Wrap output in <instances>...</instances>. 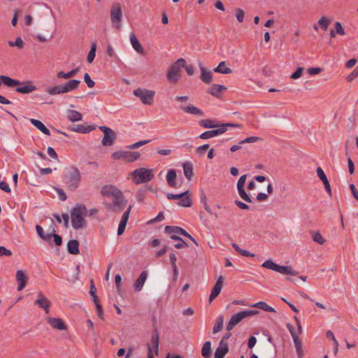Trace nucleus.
Here are the masks:
<instances>
[{
	"label": "nucleus",
	"mask_w": 358,
	"mask_h": 358,
	"mask_svg": "<svg viewBox=\"0 0 358 358\" xmlns=\"http://www.w3.org/2000/svg\"><path fill=\"white\" fill-rule=\"evenodd\" d=\"M87 209L84 204H76L71 210V224L75 229H83L86 226L84 216L87 215Z\"/></svg>",
	"instance_id": "1"
},
{
	"label": "nucleus",
	"mask_w": 358,
	"mask_h": 358,
	"mask_svg": "<svg viewBox=\"0 0 358 358\" xmlns=\"http://www.w3.org/2000/svg\"><path fill=\"white\" fill-rule=\"evenodd\" d=\"M278 265V264H277L275 262H273L271 259L266 260L262 264V266L263 267H264L266 268H268V269H270V270H272V271H276Z\"/></svg>",
	"instance_id": "47"
},
{
	"label": "nucleus",
	"mask_w": 358,
	"mask_h": 358,
	"mask_svg": "<svg viewBox=\"0 0 358 358\" xmlns=\"http://www.w3.org/2000/svg\"><path fill=\"white\" fill-rule=\"evenodd\" d=\"M250 306L260 308L266 312H275V309L273 307L268 306L264 301L257 302L255 304L251 305Z\"/></svg>",
	"instance_id": "38"
},
{
	"label": "nucleus",
	"mask_w": 358,
	"mask_h": 358,
	"mask_svg": "<svg viewBox=\"0 0 358 358\" xmlns=\"http://www.w3.org/2000/svg\"><path fill=\"white\" fill-rule=\"evenodd\" d=\"M96 129L94 125L85 126L83 124H75L69 128L70 131L81 134H87Z\"/></svg>",
	"instance_id": "16"
},
{
	"label": "nucleus",
	"mask_w": 358,
	"mask_h": 358,
	"mask_svg": "<svg viewBox=\"0 0 358 358\" xmlns=\"http://www.w3.org/2000/svg\"><path fill=\"white\" fill-rule=\"evenodd\" d=\"M147 278L148 272L146 271H142L134 285V288L136 292H140L143 289Z\"/></svg>",
	"instance_id": "21"
},
{
	"label": "nucleus",
	"mask_w": 358,
	"mask_h": 358,
	"mask_svg": "<svg viewBox=\"0 0 358 358\" xmlns=\"http://www.w3.org/2000/svg\"><path fill=\"white\" fill-rule=\"evenodd\" d=\"M80 83V81L78 80H70L64 85H62L64 88L63 90H64L65 93L71 92L76 90L78 87Z\"/></svg>",
	"instance_id": "26"
},
{
	"label": "nucleus",
	"mask_w": 358,
	"mask_h": 358,
	"mask_svg": "<svg viewBox=\"0 0 358 358\" xmlns=\"http://www.w3.org/2000/svg\"><path fill=\"white\" fill-rule=\"evenodd\" d=\"M229 352V348H217L214 354L215 358H224Z\"/></svg>",
	"instance_id": "44"
},
{
	"label": "nucleus",
	"mask_w": 358,
	"mask_h": 358,
	"mask_svg": "<svg viewBox=\"0 0 358 358\" xmlns=\"http://www.w3.org/2000/svg\"><path fill=\"white\" fill-rule=\"evenodd\" d=\"M180 108L184 112L189 113V114L198 115L200 116L203 115V112L200 108H199L193 105H189L187 106H180Z\"/></svg>",
	"instance_id": "23"
},
{
	"label": "nucleus",
	"mask_w": 358,
	"mask_h": 358,
	"mask_svg": "<svg viewBox=\"0 0 358 358\" xmlns=\"http://www.w3.org/2000/svg\"><path fill=\"white\" fill-rule=\"evenodd\" d=\"M286 326H287V328L289 330V331L292 338L294 339V338H297L298 336H297V334H296V333L295 331L294 327L291 324H289V323H287L286 324Z\"/></svg>",
	"instance_id": "64"
},
{
	"label": "nucleus",
	"mask_w": 358,
	"mask_h": 358,
	"mask_svg": "<svg viewBox=\"0 0 358 358\" xmlns=\"http://www.w3.org/2000/svg\"><path fill=\"white\" fill-rule=\"evenodd\" d=\"M30 122L34 127H36L38 130H40L44 134H46L48 136L50 135V130L44 125V124L41 121L31 118V119H30Z\"/></svg>",
	"instance_id": "30"
},
{
	"label": "nucleus",
	"mask_w": 358,
	"mask_h": 358,
	"mask_svg": "<svg viewBox=\"0 0 358 358\" xmlns=\"http://www.w3.org/2000/svg\"><path fill=\"white\" fill-rule=\"evenodd\" d=\"M226 62H221L218 66L213 69L214 72L222 73V74H229L232 73V70L230 68L226 67Z\"/></svg>",
	"instance_id": "35"
},
{
	"label": "nucleus",
	"mask_w": 358,
	"mask_h": 358,
	"mask_svg": "<svg viewBox=\"0 0 358 358\" xmlns=\"http://www.w3.org/2000/svg\"><path fill=\"white\" fill-rule=\"evenodd\" d=\"M200 79L206 84H210L213 81V73L207 71L202 65H200Z\"/></svg>",
	"instance_id": "22"
},
{
	"label": "nucleus",
	"mask_w": 358,
	"mask_h": 358,
	"mask_svg": "<svg viewBox=\"0 0 358 358\" xmlns=\"http://www.w3.org/2000/svg\"><path fill=\"white\" fill-rule=\"evenodd\" d=\"M259 313V310H243L241 312L237 313L236 314H234L231 317L230 320L227 324V330L228 331H230L232 330L236 325H237L241 321L246 318L248 317L256 315Z\"/></svg>",
	"instance_id": "2"
},
{
	"label": "nucleus",
	"mask_w": 358,
	"mask_h": 358,
	"mask_svg": "<svg viewBox=\"0 0 358 358\" xmlns=\"http://www.w3.org/2000/svg\"><path fill=\"white\" fill-rule=\"evenodd\" d=\"M259 140H262L261 138L259 137H257V136H250V137H248L242 141H241L239 142L240 144H243V143H255Z\"/></svg>",
	"instance_id": "54"
},
{
	"label": "nucleus",
	"mask_w": 358,
	"mask_h": 358,
	"mask_svg": "<svg viewBox=\"0 0 358 358\" xmlns=\"http://www.w3.org/2000/svg\"><path fill=\"white\" fill-rule=\"evenodd\" d=\"M8 43L10 47H17L19 49H22L24 46V43L21 37H17L15 41H9Z\"/></svg>",
	"instance_id": "46"
},
{
	"label": "nucleus",
	"mask_w": 358,
	"mask_h": 358,
	"mask_svg": "<svg viewBox=\"0 0 358 358\" xmlns=\"http://www.w3.org/2000/svg\"><path fill=\"white\" fill-rule=\"evenodd\" d=\"M122 18V13L121 6L119 3H116L112 6L110 9V19L112 23L117 29H120V22Z\"/></svg>",
	"instance_id": "10"
},
{
	"label": "nucleus",
	"mask_w": 358,
	"mask_h": 358,
	"mask_svg": "<svg viewBox=\"0 0 358 358\" xmlns=\"http://www.w3.org/2000/svg\"><path fill=\"white\" fill-rule=\"evenodd\" d=\"M235 12H236V17L237 20L239 22H243V20H244V17H245L244 10L243 9L238 8L235 10Z\"/></svg>",
	"instance_id": "53"
},
{
	"label": "nucleus",
	"mask_w": 358,
	"mask_h": 358,
	"mask_svg": "<svg viewBox=\"0 0 358 358\" xmlns=\"http://www.w3.org/2000/svg\"><path fill=\"white\" fill-rule=\"evenodd\" d=\"M293 341L294 343V346L296 348V352L298 358H302L303 356V349H302L301 341L300 340V338L299 337H297V338H294Z\"/></svg>",
	"instance_id": "37"
},
{
	"label": "nucleus",
	"mask_w": 358,
	"mask_h": 358,
	"mask_svg": "<svg viewBox=\"0 0 358 358\" xmlns=\"http://www.w3.org/2000/svg\"><path fill=\"white\" fill-rule=\"evenodd\" d=\"M183 172L185 178L190 180L193 176V164L191 162H185L182 164Z\"/></svg>",
	"instance_id": "25"
},
{
	"label": "nucleus",
	"mask_w": 358,
	"mask_h": 358,
	"mask_svg": "<svg viewBox=\"0 0 358 358\" xmlns=\"http://www.w3.org/2000/svg\"><path fill=\"white\" fill-rule=\"evenodd\" d=\"M68 252L71 255H78L79 250V242L77 240H71L67 243Z\"/></svg>",
	"instance_id": "27"
},
{
	"label": "nucleus",
	"mask_w": 358,
	"mask_h": 358,
	"mask_svg": "<svg viewBox=\"0 0 358 358\" xmlns=\"http://www.w3.org/2000/svg\"><path fill=\"white\" fill-rule=\"evenodd\" d=\"M358 76V66L348 75L347 80L348 82L352 81L356 77Z\"/></svg>",
	"instance_id": "63"
},
{
	"label": "nucleus",
	"mask_w": 358,
	"mask_h": 358,
	"mask_svg": "<svg viewBox=\"0 0 358 358\" xmlns=\"http://www.w3.org/2000/svg\"><path fill=\"white\" fill-rule=\"evenodd\" d=\"M48 323L52 328L56 329L65 330L66 329V324L60 318L49 317L48 320Z\"/></svg>",
	"instance_id": "20"
},
{
	"label": "nucleus",
	"mask_w": 358,
	"mask_h": 358,
	"mask_svg": "<svg viewBox=\"0 0 358 358\" xmlns=\"http://www.w3.org/2000/svg\"><path fill=\"white\" fill-rule=\"evenodd\" d=\"M316 172H317V176L322 181V182L326 181V180H328L327 177L326 176L324 171L322 170V169L321 167H320V166L317 167V170H316Z\"/></svg>",
	"instance_id": "57"
},
{
	"label": "nucleus",
	"mask_w": 358,
	"mask_h": 358,
	"mask_svg": "<svg viewBox=\"0 0 358 358\" xmlns=\"http://www.w3.org/2000/svg\"><path fill=\"white\" fill-rule=\"evenodd\" d=\"M186 61L182 59H178L171 66L167 72V78L172 83H176L179 78L181 72L182 66H185Z\"/></svg>",
	"instance_id": "3"
},
{
	"label": "nucleus",
	"mask_w": 358,
	"mask_h": 358,
	"mask_svg": "<svg viewBox=\"0 0 358 358\" xmlns=\"http://www.w3.org/2000/svg\"><path fill=\"white\" fill-rule=\"evenodd\" d=\"M96 45L93 43L91 49L87 55V60L89 63H92L95 57Z\"/></svg>",
	"instance_id": "49"
},
{
	"label": "nucleus",
	"mask_w": 358,
	"mask_h": 358,
	"mask_svg": "<svg viewBox=\"0 0 358 358\" xmlns=\"http://www.w3.org/2000/svg\"><path fill=\"white\" fill-rule=\"evenodd\" d=\"M150 141H151V140L140 141L136 142L132 145H129L128 148L129 149H136L142 145H144L150 143Z\"/></svg>",
	"instance_id": "55"
},
{
	"label": "nucleus",
	"mask_w": 358,
	"mask_h": 358,
	"mask_svg": "<svg viewBox=\"0 0 358 358\" xmlns=\"http://www.w3.org/2000/svg\"><path fill=\"white\" fill-rule=\"evenodd\" d=\"M240 127H241L240 124H235V123L221 124L219 126V128H217L216 129L206 131H204L203 133L201 134L199 136V138L201 139H208V138H213L214 136L224 134L225 131H227L229 127L238 128Z\"/></svg>",
	"instance_id": "4"
},
{
	"label": "nucleus",
	"mask_w": 358,
	"mask_h": 358,
	"mask_svg": "<svg viewBox=\"0 0 358 358\" xmlns=\"http://www.w3.org/2000/svg\"><path fill=\"white\" fill-rule=\"evenodd\" d=\"M276 272L284 275H296L299 272L294 270L290 266L278 265Z\"/></svg>",
	"instance_id": "24"
},
{
	"label": "nucleus",
	"mask_w": 358,
	"mask_h": 358,
	"mask_svg": "<svg viewBox=\"0 0 358 358\" xmlns=\"http://www.w3.org/2000/svg\"><path fill=\"white\" fill-rule=\"evenodd\" d=\"M155 94V91L146 89L137 88L134 90V94L138 97L143 103L148 106L153 103Z\"/></svg>",
	"instance_id": "6"
},
{
	"label": "nucleus",
	"mask_w": 358,
	"mask_h": 358,
	"mask_svg": "<svg viewBox=\"0 0 358 358\" xmlns=\"http://www.w3.org/2000/svg\"><path fill=\"white\" fill-rule=\"evenodd\" d=\"M121 191L113 185H105L102 187L101 193L102 195L107 197H115L118 194H120Z\"/></svg>",
	"instance_id": "14"
},
{
	"label": "nucleus",
	"mask_w": 358,
	"mask_h": 358,
	"mask_svg": "<svg viewBox=\"0 0 358 358\" xmlns=\"http://www.w3.org/2000/svg\"><path fill=\"white\" fill-rule=\"evenodd\" d=\"M334 27H335V31H336V34L341 35V36L345 34V31L342 27V24L339 22H335Z\"/></svg>",
	"instance_id": "59"
},
{
	"label": "nucleus",
	"mask_w": 358,
	"mask_h": 358,
	"mask_svg": "<svg viewBox=\"0 0 358 358\" xmlns=\"http://www.w3.org/2000/svg\"><path fill=\"white\" fill-rule=\"evenodd\" d=\"M132 176L134 177V182L137 185L149 182L154 178L152 170L145 168H140L134 170L132 172Z\"/></svg>",
	"instance_id": "5"
},
{
	"label": "nucleus",
	"mask_w": 358,
	"mask_h": 358,
	"mask_svg": "<svg viewBox=\"0 0 358 358\" xmlns=\"http://www.w3.org/2000/svg\"><path fill=\"white\" fill-rule=\"evenodd\" d=\"M80 173L76 167H72L71 170L69 173V178L67 180V185L71 190H75L78 187L80 182Z\"/></svg>",
	"instance_id": "8"
},
{
	"label": "nucleus",
	"mask_w": 358,
	"mask_h": 358,
	"mask_svg": "<svg viewBox=\"0 0 358 358\" xmlns=\"http://www.w3.org/2000/svg\"><path fill=\"white\" fill-rule=\"evenodd\" d=\"M38 296V299L35 301V304L38 305L41 308L50 306V301L46 297L43 296L41 292H39Z\"/></svg>",
	"instance_id": "33"
},
{
	"label": "nucleus",
	"mask_w": 358,
	"mask_h": 358,
	"mask_svg": "<svg viewBox=\"0 0 358 358\" xmlns=\"http://www.w3.org/2000/svg\"><path fill=\"white\" fill-rule=\"evenodd\" d=\"M52 237L54 238V242L56 245L60 246L62 244V238L60 235L55 234V230L53 229L52 233H51Z\"/></svg>",
	"instance_id": "56"
},
{
	"label": "nucleus",
	"mask_w": 358,
	"mask_h": 358,
	"mask_svg": "<svg viewBox=\"0 0 358 358\" xmlns=\"http://www.w3.org/2000/svg\"><path fill=\"white\" fill-rule=\"evenodd\" d=\"M115 134L114 132H108L103 134L101 143L104 146H110L114 143Z\"/></svg>",
	"instance_id": "31"
},
{
	"label": "nucleus",
	"mask_w": 358,
	"mask_h": 358,
	"mask_svg": "<svg viewBox=\"0 0 358 358\" xmlns=\"http://www.w3.org/2000/svg\"><path fill=\"white\" fill-rule=\"evenodd\" d=\"M211 353V343L210 341H206L204 343L202 349H201V355L205 358H208L210 355Z\"/></svg>",
	"instance_id": "41"
},
{
	"label": "nucleus",
	"mask_w": 358,
	"mask_h": 358,
	"mask_svg": "<svg viewBox=\"0 0 358 358\" xmlns=\"http://www.w3.org/2000/svg\"><path fill=\"white\" fill-rule=\"evenodd\" d=\"M67 118L72 122L76 121L82 120L83 115L80 113L73 110H67Z\"/></svg>",
	"instance_id": "32"
},
{
	"label": "nucleus",
	"mask_w": 358,
	"mask_h": 358,
	"mask_svg": "<svg viewBox=\"0 0 358 358\" xmlns=\"http://www.w3.org/2000/svg\"><path fill=\"white\" fill-rule=\"evenodd\" d=\"M199 125L202 127L207 129L219 128L220 124L215 122V120L210 119L201 120L199 121Z\"/></svg>",
	"instance_id": "34"
},
{
	"label": "nucleus",
	"mask_w": 358,
	"mask_h": 358,
	"mask_svg": "<svg viewBox=\"0 0 358 358\" xmlns=\"http://www.w3.org/2000/svg\"><path fill=\"white\" fill-rule=\"evenodd\" d=\"M63 85H55L52 87L48 88L47 90V92L50 95H56L59 94L65 93L64 90H63Z\"/></svg>",
	"instance_id": "40"
},
{
	"label": "nucleus",
	"mask_w": 358,
	"mask_h": 358,
	"mask_svg": "<svg viewBox=\"0 0 358 358\" xmlns=\"http://www.w3.org/2000/svg\"><path fill=\"white\" fill-rule=\"evenodd\" d=\"M47 152L51 158L56 159L57 162H59L58 155L52 147L48 148Z\"/></svg>",
	"instance_id": "62"
},
{
	"label": "nucleus",
	"mask_w": 358,
	"mask_h": 358,
	"mask_svg": "<svg viewBox=\"0 0 358 358\" xmlns=\"http://www.w3.org/2000/svg\"><path fill=\"white\" fill-rule=\"evenodd\" d=\"M127 200L121 192L116 196L113 197L111 203L107 205V208L113 212L119 213L126 206Z\"/></svg>",
	"instance_id": "7"
},
{
	"label": "nucleus",
	"mask_w": 358,
	"mask_h": 358,
	"mask_svg": "<svg viewBox=\"0 0 358 358\" xmlns=\"http://www.w3.org/2000/svg\"><path fill=\"white\" fill-rule=\"evenodd\" d=\"M223 322H224V317L222 315H220L217 317L216 322L214 324L213 329V333L216 334L222 330L223 327Z\"/></svg>",
	"instance_id": "39"
},
{
	"label": "nucleus",
	"mask_w": 358,
	"mask_h": 358,
	"mask_svg": "<svg viewBox=\"0 0 358 358\" xmlns=\"http://www.w3.org/2000/svg\"><path fill=\"white\" fill-rule=\"evenodd\" d=\"M237 189H238V194L242 199H243L245 201L248 202V203L252 202V199L246 193L244 187H237Z\"/></svg>",
	"instance_id": "45"
},
{
	"label": "nucleus",
	"mask_w": 358,
	"mask_h": 358,
	"mask_svg": "<svg viewBox=\"0 0 358 358\" xmlns=\"http://www.w3.org/2000/svg\"><path fill=\"white\" fill-rule=\"evenodd\" d=\"M131 44L133 48L138 53L143 54L144 52L143 48L138 41L134 33H131L129 36Z\"/></svg>",
	"instance_id": "28"
},
{
	"label": "nucleus",
	"mask_w": 358,
	"mask_h": 358,
	"mask_svg": "<svg viewBox=\"0 0 358 358\" xmlns=\"http://www.w3.org/2000/svg\"><path fill=\"white\" fill-rule=\"evenodd\" d=\"M227 90V87L224 85L215 84L210 87L208 88L206 92L215 97H220V94Z\"/></svg>",
	"instance_id": "17"
},
{
	"label": "nucleus",
	"mask_w": 358,
	"mask_h": 358,
	"mask_svg": "<svg viewBox=\"0 0 358 358\" xmlns=\"http://www.w3.org/2000/svg\"><path fill=\"white\" fill-rule=\"evenodd\" d=\"M312 238L315 242H316L320 245H323L326 242V240L322 237L321 234L318 231L313 233Z\"/></svg>",
	"instance_id": "50"
},
{
	"label": "nucleus",
	"mask_w": 358,
	"mask_h": 358,
	"mask_svg": "<svg viewBox=\"0 0 358 358\" xmlns=\"http://www.w3.org/2000/svg\"><path fill=\"white\" fill-rule=\"evenodd\" d=\"M148 191H153V189L148 185H145L143 187L137 194V200L138 201H143L144 199V194Z\"/></svg>",
	"instance_id": "43"
},
{
	"label": "nucleus",
	"mask_w": 358,
	"mask_h": 358,
	"mask_svg": "<svg viewBox=\"0 0 358 358\" xmlns=\"http://www.w3.org/2000/svg\"><path fill=\"white\" fill-rule=\"evenodd\" d=\"M188 194H189V190H187L181 194H177L169 193V194H167L166 196H167V199L169 200H175V199H182V197L187 196Z\"/></svg>",
	"instance_id": "48"
},
{
	"label": "nucleus",
	"mask_w": 358,
	"mask_h": 358,
	"mask_svg": "<svg viewBox=\"0 0 358 358\" xmlns=\"http://www.w3.org/2000/svg\"><path fill=\"white\" fill-rule=\"evenodd\" d=\"M24 84L22 85L17 86L15 91L21 94H29L36 90V87L31 84L30 81L23 82Z\"/></svg>",
	"instance_id": "18"
},
{
	"label": "nucleus",
	"mask_w": 358,
	"mask_h": 358,
	"mask_svg": "<svg viewBox=\"0 0 358 358\" xmlns=\"http://www.w3.org/2000/svg\"><path fill=\"white\" fill-rule=\"evenodd\" d=\"M222 286H223V277L222 275H220L217 278V280L211 291L210 295L209 296V302L210 303H211L220 294V293L222 290Z\"/></svg>",
	"instance_id": "12"
},
{
	"label": "nucleus",
	"mask_w": 358,
	"mask_h": 358,
	"mask_svg": "<svg viewBox=\"0 0 358 358\" xmlns=\"http://www.w3.org/2000/svg\"><path fill=\"white\" fill-rule=\"evenodd\" d=\"M15 277H16V280L18 282L17 289V291H20L22 289H24V287L26 286V284L28 280V277L26 275L25 272L22 270L17 271Z\"/></svg>",
	"instance_id": "13"
},
{
	"label": "nucleus",
	"mask_w": 358,
	"mask_h": 358,
	"mask_svg": "<svg viewBox=\"0 0 358 358\" xmlns=\"http://www.w3.org/2000/svg\"><path fill=\"white\" fill-rule=\"evenodd\" d=\"M84 80L88 87H93L95 85V83L91 79L90 75L87 73H85L84 75Z\"/></svg>",
	"instance_id": "60"
},
{
	"label": "nucleus",
	"mask_w": 358,
	"mask_h": 358,
	"mask_svg": "<svg viewBox=\"0 0 358 358\" xmlns=\"http://www.w3.org/2000/svg\"><path fill=\"white\" fill-rule=\"evenodd\" d=\"M0 80L6 86L8 87H13L15 86L22 85L24 83H22L19 80L13 79L9 76L1 75Z\"/></svg>",
	"instance_id": "19"
},
{
	"label": "nucleus",
	"mask_w": 358,
	"mask_h": 358,
	"mask_svg": "<svg viewBox=\"0 0 358 358\" xmlns=\"http://www.w3.org/2000/svg\"><path fill=\"white\" fill-rule=\"evenodd\" d=\"M330 24V20L323 16L318 20V24L324 29L327 30Z\"/></svg>",
	"instance_id": "51"
},
{
	"label": "nucleus",
	"mask_w": 358,
	"mask_h": 358,
	"mask_svg": "<svg viewBox=\"0 0 358 358\" xmlns=\"http://www.w3.org/2000/svg\"><path fill=\"white\" fill-rule=\"evenodd\" d=\"M178 205L182 207H190L192 205V202L189 196H186L185 198L182 199L180 201H178Z\"/></svg>",
	"instance_id": "52"
},
{
	"label": "nucleus",
	"mask_w": 358,
	"mask_h": 358,
	"mask_svg": "<svg viewBox=\"0 0 358 358\" xmlns=\"http://www.w3.org/2000/svg\"><path fill=\"white\" fill-rule=\"evenodd\" d=\"M36 230L38 236L45 241H50L52 238V234L45 235L43 229L40 225L36 226Z\"/></svg>",
	"instance_id": "42"
},
{
	"label": "nucleus",
	"mask_w": 358,
	"mask_h": 358,
	"mask_svg": "<svg viewBox=\"0 0 358 358\" xmlns=\"http://www.w3.org/2000/svg\"><path fill=\"white\" fill-rule=\"evenodd\" d=\"M79 71V68L77 67L67 73H65L62 71H59L57 74L58 78H65L69 79L73 76H74Z\"/></svg>",
	"instance_id": "36"
},
{
	"label": "nucleus",
	"mask_w": 358,
	"mask_h": 358,
	"mask_svg": "<svg viewBox=\"0 0 358 358\" xmlns=\"http://www.w3.org/2000/svg\"><path fill=\"white\" fill-rule=\"evenodd\" d=\"M151 343L155 354L157 355L159 353V334L155 325H154V328L152 332Z\"/></svg>",
	"instance_id": "15"
},
{
	"label": "nucleus",
	"mask_w": 358,
	"mask_h": 358,
	"mask_svg": "<svg viewBox=\"0 0 358 358\" xmlns=\"http://www.w3.org/2000/svg\"><path fill=\"white\" fill-rule=\"evenodd\" d=\"M164 232L168 234H175L182 235L185 237L189 238L194 244L196 245H199L197 241L189 234L187 233L184 229L176 227V226H166L164 228Z\"/></svg>",
	"instance_id": "11"
},
{
	"label": "nucleus",
	"mask_w": 358,
	"mask_h": 358,
	"mask_svg": "<svg viewBox=\"0 0 358 358\" xmlns=\"http://www.w3.org/2000/svg\"><path fill=\"white\" fill-rule=\"evenodd\" d=\"M303 71V67H298L296 69V70L292 74L290 78L292 79H298L301 76Z\"/></svg>",
	"instance_id": "58"
},
{
	"label": "nucleus",
	"mask_w": 358,
	"mask_h": 358,
	"mask_svg": "<svg viewBox=\"0 0 358 358\" xmlns=\"http://www.w3.org/2000/svg\"><path fill=\"white\" fill-rule=\"evenodd\" d=\"M177 174L175 169H169L166 174V181L169 187H176V180Z\"/></svg>",
	"instance_id": "29"
},
{
	"label": "nucleus",
	"mask_w": 358,
	"mask_h": 358,
	"mask_svg": "<svg viewBox=\"0 0 358 358\" xmlns=\"http://www.w3.org/2000/svg\"><path fill=\"white\" fill-rule=\"evenodd\" d=\"M140 157L138 152L117 151L112 154L114 159H123L127 162H133Z\"/></svg>",
	"instance_id": "9"
},
{
	"label": "nucleus",
	"mask_w": 358,
	"mask_h": 358,
	"mask_svg": "<svg viewBox=\"0 0 358 358\" xmlns=\"http://www.w3.org/2000/svg\"><path fill=\"white\" fill-rule=\"evenodd\" d=\"M132 206L130 205L127 210L123 213L120 222L127 223Z\"/></svg>",
	"instance_id": "61"
}]
</instances>
